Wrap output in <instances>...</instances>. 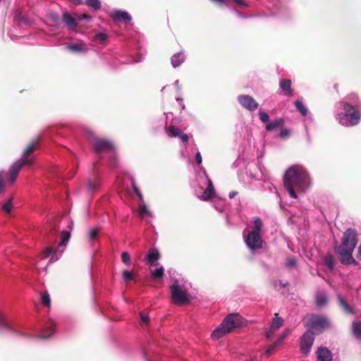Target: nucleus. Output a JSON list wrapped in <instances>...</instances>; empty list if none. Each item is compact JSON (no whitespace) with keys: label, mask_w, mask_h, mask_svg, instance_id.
<instances>
[{"label":"nucleus","mask_w":361,"mask_h":361,"mask_svg":"<svg viewBox=\"0 0 361 361\" xmlns=\"http://www.w3.org/2000/svg\"><path fill=\"white\" fill-rule=\"evenodd\" d=\"M283 181L289 195L295 199L298 197L296 191H305V188L309 181V176L302 166L293 165L286 171Z\"/></svg>","instance_id":"1"},{"label":"nucleus","mask_w":361,"mask_h":361,"mask_svg":"<svg viewBox=\"0 0 361 361\" xmlns=\"http://www.w3.org/2000/svg\"><path fill=\"white\" fill-rule=\"evenodd\" d=\"M357 242V232L352 228H348L343 233L340 245L336 242L334 251L341 264L344 265H356L357 264L353 257V252Z\"/></svg>","instance_id":"2"},{"label":"nucleus","mask_w":361,"mask_h":361,"mask_svg":"<svg viewBox=\"0 0 361 361\" xmlns=\"http://www.w3.org/2000/svg\"><path fill=\"white\" fill-rule=\"evenodd\" d=\"M241 317L238 313H231L226 316L220 326L212 333V338L218 340L238 327Z\"/></svg>","instance_id":"3"},{"label":"nucleus","mask_w":361,"mask_h":361,"mask_svg":"<svg viewBox=\"0 0 361 361\" xmlns=\"http://www.w3.org/2000/svg\"><path fill=\"white\" fill-rule=\"evenodd\" d=\"M302 322L307 328V331H311L312 335L322 334L325 329L329 327V320L326 317L314 314H306L303 317Z\"/></svg>","instance_id":"4"},{"label":"nucleus","mask_w":361,"mask_h":361,"mask_svg":"<svg viewBox=\"0 0 361 361\" xmlns=\"http://www.w3.org/2000/svg\"><path fill=\"white\" fill-rule=\"evenodd\" d=\"M88 140L97 154L112 151L114 149V145L110 140L97 137L92 133H90Z\"/></svg>","instance_id":"5"},{"label":"nucleus","mask_w":361,"mask_h":361,"mask_svg":"<svg viewBox=\"0 0 361 361\" xmlns=\"http://www.w3.org/2000/svg\"><path fill=\"white\" fill-rule=\"evenodd\" d=\"M346 116L350 126H355L359 123L360 114L355 106L349 104L347 102H341Z\"/></svg>","instance_id":"6"},{"label":"nucleus","mask_w":361,"mask_h":361,"mask_svg":"<svg viewBox=\"0 0 361 361\" xmlns=\"http://www.w3.org/2000/svg\"><path fill=\"white\" fill-rule=\"evenodd\" d=\"M314 341V335L311 331L305 332L300 338V350L305 355L309 354Z\"/></svg>","instance_id":"7"},{"label":"nucleus","mask_w":361,"mask_h":361,"mask_svg":"<svg viewBox=\"0 0 361 361\" xmlns=\"http://www.w3.org/2000/svg\"><path fill=\"white\" fill-rule=\"evenodd\" d=\"M245 240L247 247L251 250H255L262 247V240L259 232H250L245 237Z\"/></svg>","instance_id":"8"},{"label":"nucleus","mask_w":361,"mask_h":361,"mask_svg":"<svg viewBox=\"0 0 361 361\" xmlns=\"http://www.w3.org/2000/svg\"><path fill=\"white\" fill-rule=\"evenodd\" d=\"M238 101L242 106L251 111L256 110L259 106L255 99L248 94L239 95Z\"/></svg>","instance_id":"9"},{"label":"nucleus","mask_w":361,"mask_h":361,"mask_svg":"<svg viewBox=\"0 0 361 361\" xmlns=\"http://www.w3.org/2000/svg\"><path fill=\"white\" fill-rule=\"evenodd\" d=\"M20 169V165L16 161L11 166L6 176L8 183L13 184L16 181Z\"/></svg>","instance_id":"10"},{"label":"nucleus","mask_w":361,"mask_h":361,"mask_svg":"<svg viewBox=\"0 0 361 361\" xmlns=\"http://www.w3.org/2000/svg\"><path fill=\"white\" fill-rule=\"evenodd\" d=\"M161 255L157 248H150L145 257L146 264L153 266L160 259Z\"/></svg>","instance_id":"11"},{"label":"nucleus","mask_w":361,"mask_h":361,"mask_svg":"<svg viewBox=\"0 0 361 361\" xmlns=\"http://www.w3.org/2000/svg\"><path fill=\"white\" fill-rule=\"evenodd\" d=\"M171 301L176 305H180V286L176 281L171 286Z\"/></svg>","instance_id":"12"},{"label":"nucleus","mask_w":361,"mask_h":361,"mask_svg":"<svg viewBox=\"0 0 361 361\" xmlns=\"http://www.w3.org/2000/svg\"><path fill=\"white\" fill-rule=\"evenodd\" d=\"M40 138L36 137L32 140L23 152V155L30 156L39 146Z\"/></svg>","instance_id":"13"},{"label":"nucleus","mask_w":361,"mask_h":361,"mask_svg":"<svg viewBox=\"0 0 361 361\" xmlns=\"http://www.w3.org/2000/svg\"><path fill=\"white\" fill-rule=\"evenodd\" d=\"M317 359L319 361H331L332 353L331 352L325 347H319L317 350Z\"/></svg>","instance_id":"14"},{"label":"nucleus","mask_w":361,"mask_h":361,"mask_svg":"<svg viewBox=\"0 0 361 361\" xmlns=\"http://www.w3.org/2000/svg\"><path fill=\"white\" fill-rule=\"evenodd\" d=\"M62 21L71 30H75L78 27V24L76 23V18L73 17L68 13L66 12L63 14Z\"/></svg>","instance_id":"15"},{"label":"nucleus","mask_w":361,"mask_h":361,"mask_svg":"<svg viewBox=\"0 0 361 361\" xmlns=\"http://www.w3.org/2000/svg\"><path fill=\"white\" fill-rule=\"evenodd\" d=\"M214 195V187L211 180H208V185L202 195L200 197V200L207 201L212 198Z\"/></svg>","instance_id":"16"},{"label":"nucleus","mask_w":361,"mask_h":361,"mask_svg":"<svg viewBox=\"0 0 361 361\" xmlns=\"http://www.w3.org/2000/svg\"><path fill=\"white\" fill-rule=\"evenodd\" d=\"M112 18L116 21H123L128 23L131 20L132 18L130 15L126 11H116L112 15Z\"/></svg>","instance_id":"17"},{"label":"nucleus","mask_w":361,"mask_h":361,"mask_svg":"<svg viewBox=\"0 0 361 361\" xmlns=\"http://www.w3.org/2000/svg\"><path fill=\"white\" fill-rule=\"evenodd\" d=\"M291 86L292 82L290 79H283L280 81L279 87L285 92V94L288 97H292L293 94Z\"/></svg>","instance_id":"18"},{"label":"nucleus","mask_w":361,"mask_h":361,"mask_svg":"<svg viewBox=\"0 0 361 361\" xmlns=\"http://www.w3.org/2000/svg\"><path fill=\"white\" fill-rule=\"evenodd\" d=\"M327 295L324 291H318L315 295V303L317 307H322L327 304Z\"/></svg>","instance_id":"19"},{"label":"nucleus","mask_w":361,"mask_h":361,"mask_svg":"<svg viewBox=\"0 0 361 361\" xmlns=\"http://www.w3.org/2000/svg\"><path fill=\"white\" fill-rule=\"evenodd\" d=\"M67 49L72 52H85L87 51V48L84 43H75L70 44L67 47Z\"/></svg>","instance_id":"20"},{"label":"nucleus","mask_w":361,"mask_h":361,"mask_svg":"<svg viewBox=\"0 0 361 361\" xmlns=\"http://www.w3.org/2000/svg\"><path fill=\"white\" fill-rule=\"evenodd\" d=\"M338 302L339 306L347 314H354L353 309L345 302V300L341 296L337 297Z\"/></svg>","instance_id":"21"},{"label":"nucleus","mask_w":361,"mask_h":361,"mask_svg":"<svg viewBox=\"0 0 361 361\" xmlns=\"http://www.w3.org/2000/svg\"><path fill=\"white\" fill-rule=\"evenodd\" d=\"M284 124V120L283 118H279L274 121L267 124L266 130L268 131L274 130L278 128H281Z\"/></svg>","instance_id":"22"},{"label":"nucleus","mask_w":361,"mask_h":361,"mask_svg":"<svg viewBox=\"0 0 361 361\" xmlns=\"http://www.w3.org/2000/svg\"><path fill=\"white\" fill-rule=\"evenodd\" d=\"M99 187V179L98 176H94V180L89 179L87 181V189L90 192H94Z\"/></svg>","instance_id":"23"},{"label":"nucleus","mask_w":361,"mask_h":361,"mask_svg":"<svg viewBox=\"0 0 361 361\" xmlns=\"http://www.w3.org/2000/svg\"><path fill=\"white\" fill-rule=\"evenodd\" d=\"M14 20L18 25L29 24L28 18L22 12L16 13L14 17Z\"/></svg>","instance_id":"24"},{"label":"nucleus","mask_w":361,"mask_h":361,"mask_svg":"<svg viewBox=\"0 0 361 361\" xmlns=\"http://www.w3.org/2000/svg\"><path fill=\"white\" fill-rule=\"evenodd\" d=\"M323 262L324 265L329 270H333L334 269L335 258L331 254L329 253L326 255H325L323 259Z\"/></svg>","instance_id":"25"},{"label":"nucleus","mask_w":361,"mask_h":361,"mask_svg":"<svg viewBox=\"0 0 361 361\" xmlns=\"http://www.w3.org/2000/svg\"><path fill=\"white\" fill-rule=\"evenodd\" d=\"M352 332L355 338L361 339V322H353Z\"/></svg>","instance_id":"26"},{"label":"nucleus","mask_w":361,"mask_h":361,"mask_svg":"<svg viewBox=\"0 0 361 361\" xmlns=\"http://www.w3.org/2000/svg\"><path fill=\"white\" fill-rule=\"evenodd\" d=\"M16 162L20 165L21 168L25 165L31 166L34 163V157L22 154L21 159L16 161Z\"/></svg>","instance_id":"27"},{"label":"nucleus","mask_w":361,"mask_h":361,"mask_svg":"<svg viewBox=\"0 0 361 361\" xmlns=\"http://www.w3.org/2000/svg\"><path fill=\"white\" fill-rule=\"evenodd\" d=\"M275 317L273 319L271 327L273 330H278L279 328H281L283 326V319L281 317H279L278 313H276Z\"/></svg>","instance_id":"28"},{"label":"nucleus","mask_w":361,"mask_h":361,"mask_svg":"<svg viewBox=\"0 0 361 361\" xmlns=\"http://www.w3.org/2000/svg\"><path fill=\"white\" fill-rule=\"evenodd\" d=\"M151 276L154 279H161L164 276V269L163 267H159L151 271Z\"/></svg>","instance_id":"29"},{"label":"nucleus","mask_w":361,"mask_h":361,"mask_svg":"<svg viewBox=\"0 0 361 361\" xmlns=\"http://www.w3.org/2000/svg\"><path fill=\"white\" fill-rule=\"evenodd\" d=\"M41 302L47 307L51 306V298L47 291L41 293Z\"/></svg>","instance_id":"30"},{"label":"nucleus","mask_w":361,"mask_h":361,"mask_svg":"<svg viewBox=\"0 0 361 361\" xmlns=\"http://www.w3.org/2000/svg\"><path fill=\"white\" fill-rule=\"evenodd\" d=\"M193 298L186 290L182 288V306L190 304Z\"/></svg>","instance_id":"31"},{"label":"nucleus","mask_w":361,"mask_h":361,"mask_svg":"<svg viewBox=\"0 0 361 361\" xmlns=\"http://www.w3.org/2000/svg\"><path fill=\"white\" fill-rule=\"evenodd\" d=\"M294 104L297 110L300 111L302 116H306L307 114V109L301 101L296 100L294 102Z\"/></svg>","instance_id":"32"},{"label":"nucleus","mask_w":361,"mask_h":361,"mask_svg":"<svg viewBox=\"0 0 361 361\" xmlns=\"http://www.w3.org/2000/svg\"><path fill=\"white\" fill-rule=\"evenodd\" d=\"M85 4L93 10H99L101 8L99 0H85Z\"/></svg>","instance_id":"33"},{"label":"nucleus","mask_w":361,"mask_h":361,"mask_svg":"<svg viewBox=\"0 0 361 361\" xmlns=\"http://www.w3.org/2000/svg\"><path fill=\"white\" fill-rule=\"evenodd\" d=\"M99 233V230L97 228H93L90 231L89 233V241L90 243H94L97 239Z\"/></svg>","instance_id":"34"},{"label":"nucleus","mask_w":361,"mask_h":361,"mask_svg":"<svg viewBox=\"0 0 361 361\" xmlns=\"http://www.w3.org/2000/svg\"><path fill=\"white\" fill-rule=\"evenodd\" d=\"M122 277L125 281L128 282L130 280L134 279V274L132 271H128L127 270H124L122 272Z\"/></svg>","instance_id":"35"},{"label":"nucleus","mask_w":361,"mask_h":361,"mask_svg":"<svg viewBox=\"0 0 361 361\" xmlns=\"http://www.w3.org/2000/svg\"><path fill=\"white\" fill-rule=\"evenodd\" d=\"M262 226L263 224L261 219L259 218L255 219L254 221V228L255 231H254V232H259L260 233L262 231Z\"/></svg>","instance_id":"36"},{"label":"nucleus","mask_w":361,"mask_h":361,"mask_svg":"<svg viewBox=\"0 0 361 361\" xmlns=\"http://www.w3.org/2000/svg\"><path fill=\"white\" fill-rule=\"evenodd\" d=\"M171 63L174 68L180 64V58L179 54H176L171 57Z\"/></svg>","instance_id":"37"},{"label":"nucleus","mask_w":361,"mask_h":361,"mask_svg":"<svg viewBox=\"0 0 361 361\" xmlns=\"http://www.w3.org/2000/svg\"><path fill=\"white\" fill-rule=\"evenodd\" d=\"M169 135L171 137H176L180 135V130L173 126H171L169 128Z\"/></svg>","instance_id":"38"},{"label":"nucleus","mask_w":361,"mask_h":361,"mask_svg":"<svg viewBox=\"0 0 361 361\" xmlns=\"http://www.w3.org/2000/svg\"><path fill=\"white\" fill-rule=\"evenodd\" d=\"M132 185H133V190H134L135 193L136 194V195L137 196V197L139 198L140 202H144L143 196H142L141 192L140 191L139 188L136 185L135 183L133 182Z\"/></svg>","instance_id":"39"},{"label":"nucleus","mask_w":361,"mask_h":361,"mask_svg":"<svg viewBox=\"0 0 361 361\" xmlns=\"http://www.w3.org/2000/svg\"><path fill=\"white\" fill-rule=\"evenodd\" d=\"M279 345L275 341L272 345H271L265 351V355L267 356H270L276 349V348Z\"/></svg>","instance_id":"40"},{"label":"nucleus","mask_w":361,"mask_h":361,"mask_svg":"<svg viewBox=\"0 0 361 361\" xmlns=\"http://www.w3.org/2000/svg\"><path fill=\"white\" fill-rule=\"evenodd\" d=\"M140 317L141 320V323L142 324H147L149 322V318L147 314L144 312H141L140 313Z\"/></svg>","instance_id":"41"},{"label":"nucleus","mask_w":361,"mask_h":361,"mask_svg":"<svg viewBox=\"0 0 361 361\" xmlns=\"http://www.w3.org/2000/svg\"><path fill=\"white\" fill-rule=\"evenodd\" d=\"M108 38V36L106 33L99 32L95 35V39L100 42H103L106 41Z\"/></svg>","instance_id":"42"},{"label":"nucleus","mask_w":361,"mask_h":361,"mask_svg":"<svg viewBox=\"0 0 361 361\" xmlns=\"http://www.w3.org/2000/svg\"><path fill=\"white\" fill-rule=\"evenodd\" d=\"M56 324L54 322L50 321L47 323V328L49 330V335L44 336V338H49L54 332L55 329Z\"/></svg>","instance_id":"43"},{"label":"nucleus","mask_w":361,"mask_h":361,"mask_svg":"<svg viewBox=\"0 0 361 361\" xmlns=\"http://www.w3.org/2000/svg\"><path fill=\"white\" fill-rule=\"evenodd\" d=\"M62 235H63V238H62V240L61 241L59 245H66V243L68 241V240L70 238V233L63 231V232H62Z\"/></svg>","instance_id":"44"},{"label":"nucleus","mask_w":361,"mask_h":361,"mask_svg":"<svg viewBox=\"0 0 361 361\" xmlns=\"http://www.w3.org/2000/svg\"><path fill=\"white\" fill-rule=\"evenodd\" d=\"M121 259L124 264H129L130 262V257L128 252H123L121 254Z\"/></svg>","instance_id":"45"},{"label":"nucleus","mask_w":361,"mask_h":361,"mask_svg":"<svg viewBox=\"0 0 361 361\" xmlns=\"http://www.w3.org/2000/svg\"><path fill=\"white\" fill-rule=\"evenodd\" d=\"M10 329V327L8 324L6 322L4 316L0 314V329Z\"/></svg>","instance_id":"46"},{"label":"nucleus","mask_w":361,"mask_h":361,"mask_svg":"<svg viewBox=\"0 0 361 361\" xmlns=\"http://www.w3.org/2000/svg\"><path fill=\"white\" fill-rule=\"evenodd\" d=\"M11 201L12 198H11L8 202H6L2 206V209L6 213H9L13 207Z\"/></svg>","instance_id":"47"},{"label":"nucleus","mask_w":361,"mask_h":361,"mask_svg":"<svg viewBox=\"0 0 361 361\" xmlns=\"http://www.w3.org/2000/svg\"><path fill=\"white\" fill-rule=\"evenodd\" d=\"M259 119L264 123L269 121V116L262 111H259Z\"/></svg>","instance_id":"48"},{"label":"nucleus","mask_w":361,"mask_h":361,"mask_svg":"<svg viewBox=\"0 0 361 361\" xmlns=\"http://www.w3.org/2000/svg\"><path fill=\"white\" fill-rule=\"evenodd\" d=\"M139 213L141 216L147 215L149 214L147 206L145 204H141L139 207Z\"/></svg>","instance_id":"49"},{"label":"nucleus","mask_w":361,"mask_h":361,"mask_svg":"<svg viewBox=\"0 0 361 361\" xmlns=\"http://www.w3.org/2000/svg\"><path fill=\"white\" fill-rule=\"evenodd\" d=\"M289 135H290V131L286 128H283L281 130L279 136L281 138H286L289 136Z\"/></svg>","instance_id":"50"},{"label":"nucleus","mask_w":361,"mask_h":361,"mask_svg":"<svg viewBox=\"0 0 361 361\" xmlns=\"http://www.w3.org/2000/svg\"><path fill=\"white\" fill-rule=\"evenodd\" d=\"M296 260L295 258H288L286 262L287 267H293L296 265Z\"/></svg>","instance_id":"51"},{"label":"nucleus","mask_w":361,"mask_h":361,"mask_svg":"<svg viewBox=\"0 0 361 361\" xmlns=\"http://www.w3.org/2000/svg\"><path fill=\"white\" fill-rule=\"evenodd\" d=\"M82 19H87V20H90L91 19V17L90 15L84 13V14L78 15L76 18V20H81Z\"/></svg>","instance_id":"52"},{"label":"nucleus","mask_w":361,"mask_h":361,"mask_svg":"<svg viewBox=\"0 0 361 361\" xmlns=\"http://www.w3.org/2000/svg\"><path fill=\"white\" fill-rule=\"evenodd\" d=\"M4 183L3 180V172H0V194L3 192L4 188Z\"/></svg>","instance_id":"53"},{"label":"nucleus","mask_w":361,"mask_h":361,"mask_svg":"<svg viewBox=\"0 0 361 361\" xmlns=\"http://www.w3.org/2000/svg\"><path fill=\"white\" fill-rule=\"evenodd\" d=\"M287 336V334H286V332H283L280 336L279 338L276 341V342L279 344V345H281L283 342V341L286 338Z\"/></svg>","instance_id":"54"},{"label":"nucleus","mask_w":361,"mask_h":361,"mask_svg":"<svg viewBox=\"0 0 361 361\" xmlns=\"http://www.w3.org/2000/svg\"><path fill=\"white\" fill-rule=\"evenodd\" d=\"M276 331V330H273L271 327H270V329L266 332V336L267 338H271L274 334Z\"/></svg>","instance_id":"55"},{"label":"nucleus","mask_w":361,"mask_h":361,"mask_svg":"<svg viewBox=\"0 0 361 361\" xmlns=\"http://www.w3.org/2000/svg\"><path fill=\"white\" fill-rule=\"evenodd\" d=\"M195 160L198 164L202 163V156L200 152H197L195 155Z\"/></svg>","instance_id":"56"},{"label":"nucleus","mask_w":361,"mask_h":361,"mask_svg":"<svg viewBox=\"0 0 361 361\" xmlns=\"http://www.w3.org/2000/svg\"><path fill=\"white\" fill-rule=\"evenodd\" d=\"M52 252V249L51 247H47L44 252V257H48Z\"/></svg>","instance_id":"57"},{"label":"nucleus","mask_w":361,"mask_h":361,"mask_svg":"<svg viewBox=\"0 0 361 361\" xmlns=\"http://www.w3.org/2000/svg\"><path fill=\"white\" fill-rule=\"evenodd\" d=\"M189 140L188 136L186 134L182 133V142H188Z\"/></svg>","instance_id":"58"},{"label":"nucleus","mask_w":361,"mask_h":361,"mask_svg":"<svg viewBox=\"0 0 361 361\" xmlns=\"http://www.w3.org/2000/svg\"><path fill=\"white\" fill-rule=\"evenodd\" d=\"M357 257L358 259H361V244L359 245L358 249H357Z\"/></svg>","instance_id":"59"},{"label":"nucleus","mask_w":361,"mask_h":361,"mask_svg":"<svg viewBox=\"0 0 361 361\" xmlns=\"http://www.w3.org/2000/svg\"><path fill=\"white\" fill-rule=\"evenodd\" d=\"M73 4L75 5H80L82 4V0H70Z\"/></svg>","instance_id":"60"},{"label":"nucleus","mask_w":361,"mask_h":361,"mask_svg":"<svg viewBox=\"0 0 361 361\" xmlns=\"http://www.w3.org/2000/svg\"><path fill=\"white\" fill-rule=\"evenodd\" d=\"M238 194L235 191H232L229 193L228 197L231 199L233 198Z\"/></svg>","instance_id":"61"},{"label":"nucleus","mask_w":361,"mask_h":361,"mask_svg":"<svg viewBox=\"0 0 361 361\" xmlns=\"http://www.w3.org/2000/svg\"><path fill=\"white\" fill-rule=\"evenodd\" d=\"M54 226H52V228H51V231H50V233L54 232V230L55 229Z\"/></svg>","instance_id":"62"}]
</instances>
